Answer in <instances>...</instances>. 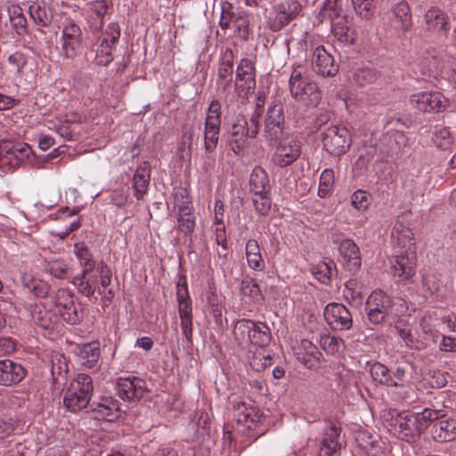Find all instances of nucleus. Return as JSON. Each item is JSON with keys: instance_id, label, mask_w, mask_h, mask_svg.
I'll return each instance as SVG.
<instances>
[{"instance_id": "nucleus-44", "label": "nucleus", "mask_w": 456, "mask_h": 456, "mask_svg": "<svg viewBox=\"0 0 456 456\" xmlns=\"http://www.w3.org/2000/svg\"><path fill=\"white\" fill-rule=\"evenodd\" d=\"M220 126L205 125L204 129V149L211 154L214 153L219 140Z\"/></svg>"}, {"instance_id": "nucleus-14", "label": "nucleus", "mask_w": 456, "mask_h": 456, "mask_svg": "<svg viewBox=\"0 0 456 456\" xmlns=\"http://www.w3.org/2000/svg\"><path fill=\"white\" fill-rule=\"evenodd\" d=\"M311 66L314 72L323 77H334L338 72V65L334 57L323 45L314 48Z\"/></svg>"}, {"instance_id": "nucleus-49", "label": "nucleus", "mask_w": 456, "mask_h": 456, "mask_svg": "<svg viewBox=\"0 0 456 456\" xmlns=\"http://www.w3.org/2000/svg\"><path fill=\"white\" fill-rule=\"evenodd\" d=\"M422 282L431 294L438 292L442 287L441 274L435 269L427 270L422 275Z\"/></svg>"}, {"instance_id": "nucleus-16", "label": "nucleus", "mask_w": 456, "mask_h": 456, "mask_svg": "<svg viewBox=\"0 0 456 456\" xmlns=\"http://www.w3.org/2000/svg\"><path fill=\"white\" fill-rule=\"evenodd\" d=\"M234 417L238 424L245 426L248 429L255 430L262 422L263 414L259 409L251 403L238 402L233 404Z\"/></svg>"}, {"instance_id": "nucleus-25", "label": "nucleus", "mask_w": 456, "mask_h": 456, "mask_svg": "<svg viewBox=\"0 0 456 456\" xmlns=\"http://www.w3.org/2000/svg\"><path fill=\"white\" fill-rule=\"evenodd\" d=\"M108 3L106 0L96 1L92 4L87 10V24L93 32L102 30L104 24V16L108 10Z\"/></svg>"}, {"instance_id": "nucleus-61", "label": "nucleus", "mask_w": 456, "mask_h": 456, "mask_svg": "<svg viewBox=\"0 0 456 456\" xmlns=\"http://www.w3.org/2000/svg\"><path fill=\"white\" fill-rule=\"evenodd\" d=\"M342 11V0H326L324 3L322 15L333 20L338 18Z\"/></svg>"}, {"instance_id": "nucleus-43", "label": "nucleus", "mask_w": 456, "mask_h": 456, "mask_svg": "<svg viewBox=\"0 0 456 456\" xmlns=\"http://www.w3.org/2000/svg\"><path fill=\"white\" fill-rule=\"evenodd\" d=\"M370 372L372 379L382 385L392 387V384H396L392 379L389 369L381 362L372 363L370 367Z\"/></svg>"}, {"instance_id": "nucleus-2", "label": "nucleus", "mask_w": 456, "mask_h": 456, "mask_svg": "<svg viewBox=\"0 0 456 456\" xmlns=\"http://www.w3.org/2000/svg\"><path fill=\"white\" fill-rule=\"evenodd\" d=\"M94 391L92 378L85 373H79L69 382L64 397V406L72 412H78L88 405Z\"/></svg>"}, {"instance_id": "nucleus-53", "label": "nucleus", "mask_w": 456, "mask_h": 456, "mask_svg": "<svg viewBox=\"0 0 456 456\" xmlns=\"http://www.w3.org/2000/svg\"><path fill=\"white\" fill-rule=\"evenodd\" d=\"M233 54L231 50L224 53L223 61L220 62L217 71V79H232L233 73Z\"/></svg>"}, {"instance_id": "nucleus-60", "label": "nucleus", "mask_w": 456, "mask_h": 456, "mask_svg": "<svg viewBox=\"0 0 456 456\" xmlns=\"http://www.w3.org/2000/svg\"><path fill=\"white\" fill-rule=\"evenodd\" d=\"M441 51L431 48L428 49L423 53L419 65L421 66V71L423 74H428L429 65H436V62H439V57Z\"/></svg>"}, {"instance_id": "nucleus-51", "label": "nucleus", "mask_w": 456, "mask_h": 456, "mask_svg": "<svg viewBox=\"0 0 456 456\" xmlns=\"http://www.w3.org/2000/svg\"><path fill=\"white\" fill-rule=\"evenodd\" d=\"M56 314L60 319L70 325L78 324L83 320V312L75 304L71 307L68 306L65 310H58Z\"/></svg>"}, {"instance_id": "nucleus-54", "label": "nucleus", "mask_w": 456, "mask_h": 456, "mask_svg": "<svg viewBox=\"0 0 456 456\" xmlns=\"http://www.w3.org/2000/svg\"><path fill=\"white\" fill-rule=\"evenodd\" d=\"M433 142L437 148L446 151L449 150L452 144V136L448 128L440 127L434 133Z\"/></svg>"}, {"instance_id": "nucleus-10", "label": "nucleus", "mask_w": 456, "mask_h": 456, "mask_svg": "<svg viewBox=\"0 0 456 456\" xmlns=\"http://www.w3.org/2000/svg\"><path fill=\"white\" fill-rule=\"evenodd\" d=\"M302 5L297 0H282L273 6V17L270 19V28L279 31L294 20L301 12Z\"/></svg>"}, {"instance_id": "nucleus-12", "label": "nucleus", "mask_w": 456, "mask_h": 456, "mask_svg": "<svg viewBox=\"0 0 456 456\" xmlns=\"http://www.w3.org/2000/svg\"><path fill=\"white\" fill-rule=\"evenodd\" d=\"M82 44V31L80 27L72 20H66L61 37V54L73 59L80 51Z\"/></svg>"}, {"instance_id": "nucleus-58", "label": "nucleus", "mask_w": 456, "mask_h": 456, "mask_svg": "<svg viewBox=\"0 0 456 456\" xmlns=\"http://www.w3.org/2000/svg\"><path fill=\"white\" fill-rule=\"evenodd\" d=\"M376 0H352L354 11L363 19H370L375 8Z\"/></svg>"}, {"instance_id": "nucleus-24", "label": "nucleus", "mask_w": 456, "mask_h": 456, "mask_svg": "<svg viewBox=\"0 0 456 456\" xmlns=\"http://www.w3.org/2000/svg\"><path fill=\"white\" fill-rule=\"evenodd\" d=\"M31 316L35 324L44 330L53 329L59 322L55 310H52L45 305H35L31 310Z\"/></svg>"}, {"instance_id": "nucleus-33", "label": "nucleus", "mask_w": 456, "mask_h": 456, "mask_svg": "<svg viewBox=\"0 0 456 456\" xmlns=\"http://www.w3.org/2000/svg\"><path fill=\"white\" fill-rule=\"evenodd\" d=\"M433 437L437 442H449L456 438V419H447L436 423L433 428Z\"/></svg>"}, {"instance_id": "nucleus-32", "label": "nucleus", "mask_w": 456, "mask_h": 456, "mask_svg": "<svg viewBox=\"0 0 456 456\" xmlns=\"http://www.w3.org/2000/svg\"><path fill=\"white\" fill-rule=\"evenodd\" d=\"M2 152H5V158L8 160L16 159L17 162H22L27 159L30 153L31 148L25 142H4L0 148Z\"/></svg>"}, {"instance_id": "nucleus-8", "label": "nucleus", "mask_w": 456, "mask_h": 456, "mask_svg": "<svg viewBox=\"0 0 456 456\" xmlns=\"http://www.w3.org/2000/svg\"><path fill=\"white\" fill-rule=\"evenodd\" d=\"M256 88V69L248 59H241L236 69L234 91L237 96L245 99Z\"/></svg>"}, {"instance_id": "nucleus-30", "label": "nucleus", "mask_w": 456, "mask_h": 456, "mask_svg": "<svg viewBox=\"0 0 456 456\" xmlns=\"http://www.w3.org/2000/svg\"><path fill=\"white\" fill-rule=\"evenodd\" d=\"M250 191L255 195L268 194L270 183L267 173L262 167H255L249 178Z\"/></svg>"}, {"instance_id": "nucleus-11", "label": "nucleus", "mask_w": 456, "mask_h": 456, "mask_svg": "<svg viewBox=\"0 0 456 456\" xmlns=\"http://www.w3.org/2000/svg\"><path fill=\"white\" fill-rule=\"evenodd\" d=\"M410 104L423 112H441L448 105V100L440 92H419L410 96Z\"/></svg>"}, {"instance_id": "nucleus-47", "label": "nucleus", "mask_w": 456, "mask_h": 456, "mask_svg": "<svg viewBox=\"0 0 456 456\" xmlns=\"http://www.w3.org/2000/svg\"><path fill=\"white\" fill-rule=\"evenodd\" d=\"M379 77V74L373 69L363 68L357 69L354 74V80L359 86H366L374 84Z\"/></svg>"}, {"instance_id": "nucleus-4", "label": "nucleus", "mask_w": 456, "mask_h": 456, "mask_svg": "<svg viewBox=\"0 0 456 456\" xmlns=\"http://www.w3.org/2000/svg\"><path fill=\"white\" fill-rule=\"evenodd\" d=\"M390 427L394 434L401 440L414 443L423 433V426L419 424L417 414L411 411H401L393 416Z\"/></svg>"}, {"instance_id": "nucleus-29", "label": "nucleus", "mask_w": 456, "mask_h": 456, "mask_svg": "<svg viewBox=\"0 0 456 456\" xmlns=\"http://www.w3.org/2000/svg\"><path fill=\"white\" fill-rule=\"evenodd\" d=\"M151 179L150 167L146 163L137 167L133 177V188L134 197L141 200L148 191Z\"/></svg>"}, {"instance_id": "nucleus-6", "label": "nucleus", "mask_w": 456, "mask_h": 456, "mask_svg": "<svg viewBox=\"0 0 456 456\" xmlns=\"http://www.w3.org/2000/svg\"><path fill=\"white\" fill-rule=\"evenodd\" d=\"M279 143L272 157L273 163L279 167H287L293 164L301 154V142L293 135L280 138Z\"/></svg>"}, {"instance_id": "nucleus-23", "label": "nucleus", "mask_w": 456, "mask_h": 456, "mask_svg": "<svg viewBox=\"0 0 456 456\" xmlns=\"http://www.w3.org/2000/svg\"><path fill=\"white\" fill-rule=\"evenodd\" d=\"M341 448L340 428L330 423L323 430L321 452L325 456H333Z\"/></svg>"}, {"instance_id": "nucleus-9", "label": "nucleus", "mask_w": 456, "mask_h": 456, "mask_svg": "<svg viewBox=\"0 0 456 456\" xmlns=\"http://www.w3.org/2000/svg\"><path fill=\"white\" fill-rule=\"evenodd\" d=\"M416 263V252L395 251L391 261V273L395 281L399 283L409 281L415 274Z\"/></svg>"}, {"instance_id": "nucleus-48", "label": "nucleus", "mask_w": 456, "mask_h": 456, "mask_svg": "<svg viewBox=\"0 0 456 456\" xmlns=\"http://www.w3.org/2000/svg\"><path fill=\"white\" fill-rule=\"evenodd\" d=\"M73 297V293L69 290L59 289L53 297V309L55 312L61 309L65 310L68 306L71 307L72 305L75 304Z\"/></svg>"}, {"instance_id": "nucleus-64", "label": "nucleus", "mask_w": 456, "mask_h": 456, "mask_svg": "<svg viewBox=\"0 0 456 456\" xmlns=\"http://www.w3.org/2000/svg\"><path fill=\"white\" fill-rule=\"evenodd\" d=\"M352 205L360 211H364L370 205V195L367 191L358 190L351 197Z\"/></svg>"}, {"instance_id": "nucleus-1", "label": "nucleus", "mask_w": 456, "mask_h": 456, "mask_svg": "<svg viewBox=\"0 0 456 456\" xmlns=\"http://www.w3.org/2000/svg\"><path fill=\"white\" fill-rule=\"evenodd\" d=\"M408 310L407 302L400 297L392 299L384 291L374 290L366 301L365 311L369 321L375 324H382L394 321Z\"/></svg>"}, {"instance_id": "nucleus-63", "label": "nucleus", "mask_w": 456, "mask_h": 456, "mask_svg": "<svg viewBox=\"0 0 456 456\" xmlns=\"http://www.w3.org/2000/svg\"><path fill=\"white\" fill-rule=\"evenodd\" d=\"M221 125V106L217 101H212L209 104L205 125Z\"/></svg>"}, {"instance_id": "nucleus-19", "label": "nucleus", "mask_w": 456, "mask_h": 456, "mask_svg": "<svg viewBox=\"0 0 456 456\" xmlns=\"http://www.w3.org/2000/svg\"><path fill=\"white\" fill-rule=\"evenodd\" d=\"M394 252L402 250L403 253L416 252L413 232L403 223L396 222L391 232Z\"/></svg>"}, {"instance_id": "nucleus-42", "label": "nucleus", "mask_w": 456, "mask_h": 456, "mask_svg": "<svg viewBox=\"0 0 456 456\" xmlns=\"http://www.w3.org/2000/svg\"><path fill=\"white\" fill-rule=\"evenodd\" d=\"M346 20H338L332 25V32L338 40L345 45H352L355 41V33L353 28L348 26Z\"/></svg>"}, {"instance_id": "nucleus-59", "label": "nucleus", "mask_w": 456, "mask_h": 456, "mask_svg": "<svg viewBox=\"0 0 456 456\" xmlns=\"http://www.w3.org/2000/svg\"><path fill=\"white\" fill-rule=\"evenodd\" d=\"M221 10L219 25L223 29H228L234 22L237 13L232 11V4L227 1L222 3Z\"/></svg>"}, {"instance_id": "nucleus-18", "label": "nucleus", "mask_w": 456, "mask_h": 456, "mask_svg": "<svg viewBox=\"0 0 456 456\" xmlns=\"http://www.w3.org/2000/svg\"><path fill=\"white\" fill-rule=\"evenodd\" d=\"M118 395L126 401L141 399L146 391V383L138 377L120 378L117 382Z\"/></svg>"}, {"instance_id": "nucleus-17", "label": "nucleus", "mask_w": 456, "mask_h": 456, "mask_svg": "<svg viewBox=\"0 0 456 456\" xmlns=\"http://www.w3.org/2000/svg\"><path fill=\"white\" fill-rule=\"evenodd\" d=\"M389 24L398 36L411 31L412 27L411 12L407 2L401 1L393 7Z\"/></svg>"}, {"instance_id": "nucleus-5", "label": "nucleus", "mask_w": 456, "mask_h": 456, "mask_svg": "<svg viewBox=\"0 0 456 456\" xmlns=\"http://www.w3.org/2000/svg\"><path fill=\"white\" fill-rule=\"evenodd\" d=\"M323 148L330 155L340 157L345 154L352 143L350 131L341 126H330L322 134Z\"/></svg>"}, {"instance_id": "nucleus-21", "label": "nucleus", "mask_w": 456, "mask_h": 456, "mask_svg": "<svg viewBox=\"0 0 456 456\" xmlns=\"http://www.w3.org/2000/svg\"><path fill=\"white\" fill-rule=\"evenodd\" d=\"M334 243L338 244V250L343 257L346 268L351 273L357 272L362 265L359 247L349 239L342 240L340 242L334 240Z\"/></svg>"}, {"instance_id": "nucleus-38", "label": "nucleus", "mask_w": 456, "mask_h": 456, "mask_svg": "<svg viewBox=\"0 0 456 456\" xmlns=\"http://www.w3.org/2000/svg\"><path fill=\"white\" fill-rule=\"evenodd\" d=\"M246 256L248 266L254 270H263L265 261L260 253L259 244L256 240H248L246 243Z\"/></svg>"}, {"instance_id": "nucleus-22", "label": "nucleus", "mask_w": 456, "mask_h": 456, "mask_svg": "<svg viewBox=\"0 0 456 456\" xmlns=\"http://www.w3.org/2000/svg\"><path fill=\"white\" fill-rule=\"evenodd\" d=\"M249 138L248 120L245 117H237L231 128L230 144L234 152L242 151Z\"/></svg>"}, {"instance_id": "nucleus-62", "label": "nucleus", "mask_w": 456, "mask_h": 456, "mask_svg": "<svg viewBox=\"0 0 456 456\" xmlns=\"http://www.w3.org/2000/svg\"><path fill=\"white\" fill-rule=\"evenodd\" d=\"M395 330L399 337L403 340L406 346L411 349L420 350L422 348V343L415 339L410 329L400 328L395 326Z\"/></svg>"}, {"instance_id": "nucleus-15", "label": "nucleus", "mask_w": 456, "mask_h": 456, "mask_svg": "<svg viewBox=\"0 0 456 456\" xmlns=\"http://www.w3.org/2000/svg\"><path fill=\"white\" fill-rule=\"evenodd\" d=\"M324 318L332 330H346L353 325L352 314L339 303H330L324 309Z\"/></svg>"}, {"instance_id": "nucleus-37", "label": "nucleus", "mask_w": 456, "mask_h": 456, "mask_svg": "<svg viewBox=\"0 0 456 456\" xmlns=\"http://www.w3.org/2000/svg\"><path fill=\"white\" fill-rule=\"evenodd\" d=\"M74 254L83 267L84 274L91 273L95 268V262L88 247L83 242L76 243L74 245Z\"/></svg>"}, {"instance_id": "nucleus-57", "label": "nucleus", "mask_w": 456, "mask_h": 456, "mask_svg": "<svg viewBox=\"0 0 456 456\" xmlns=\"http://www.w3.org/2000/svg\"><path fill=\"white\" fill-rule=\"evenodd\" d=\"M45 270L52 276L58 279H66L68 275V265L60 259L51 260L47 263Z\"/></svg>"}, {"instance_id": "nucleus-20", "label": "nucleus", "mask_w": 456, "mask_h": 456, "mask_svg": "<svg viewBox=\"0 0 456 456\" xmlns=\"http://www.w3.org/2000/svg\"><path fill=\"white\" fill-rule=\"evenodd\" d=\"M27 375L25 368L10 359L0 360V385L10 387L20 383Z\"/></svg>"}, {"instance_id": "nucleus-39", "label": "nucleus", "mask_w": 456, "mask_h": 456, "mask_svg": "<svg viewBox=\"0 0 456 456\" xmlns=\"http://www.w3.org/2000/svg\"><path fill=\"white\" fill-rule=\"evenodd\" d=\"M253 329L254 322L250 320H240L234 324L233 336L240 346L249 345L251 330Z\"/></svg>"}, {"instance_id": "nucleus-35", "label": "nucleus", "mask_w": 456, "mask_h": 456, "mask_svg": "<svg viewBox=\"0 0 456 456\" xmlns=\"http://www.w3.org/2000/svg\"><path fill=\"white\" fill-rule=\"evenodd\" d=\"M240 291L242 299L247 304L259 302L263 299V296L259 286L252 278H244L240 286Z\"/></svg>"}, {"instance_id": "nucleus-3", "label": "nucleus", "mask_w": 456, "mask_h": 456, "mask_svg": "<svg viewBox=\"0 0 456 456\" xmlns=\"http://www.w3.org/2000/svg\"><path fill=\"white\" fill-rule=\"evenodd\" d=\"M289 92L291 96L306 107H315L322 99V94L314 82L303 77V68L293 69L289 78Z\"/></svg>"}, {"instance_id": "nucleus-28", "label": "nucleus", "mask_w": 456, "mask_h": 456, "mask_svg": "<svg viewBox=\"0 0 456 456\" xmlns=\"http://www.w3.org/2000/svg\"><path fill=\"white\" fill-rule=\"evenodd\" d=\"M439 58V62H436V65H429L428 75L435 77L447 76L449 79L455 81L456 70L453 68L455 60L452 57L444 54L443 52H441Z\"/></svg>"}, {"instance_id": "nucleus-56", "label": "nucleus", "mask_w": 456, "mask_h": 456, "mask_svg": "<svg viewBox=\"0 0 456 456\" xmlns=\"http://www.w3.org/2000/svg\"><path fill=\"white\" fill-rule=\"evenodd\" d=\"M235 28V35L247 40L249 36V20L244 12H237V16L232 23Z\"/></svg>"}, {"instance_id": "nucleus-55", "label": "nucleus", "mask_w": 456, "mask_h": 456, "mask_svg": "<svg viewBox=\"0 0 456 456\" xmlns=\"http://www.w3.org/2000/svg\"><path fill=\"white\" fill-rule=\"evenodd\" d=\"M320 343L322 349L330 354L339 353L344 348V341L335 336H323Z\"/></svg>"}, {"instance_id": "nucleus-7", "label": "nucleus", "mask_w": 456, "mask_h": 456, "mask_svg": "<svg viewBox=\"0 0 456 456\" xmlns=\"http://www.w3.org/2000/svg\"><path fill=\"white\" fill-rule=\"evenodd\" d=\"M120 37V27L118 22H110L102 37L99 38V45L96 50L95 61L100 66L109 65L112 60V52Z\"/></svg>"}, {"instance_id": "nucleus-26", "label": "nucleus", "mask_w": 456, "mask_h": 456, "mask_svg": "<svg viewBox=\"0 0 456 456\" xmlns=\"http://www.w3.org/2000/svg\"><path fill=\"white\" fill-rule=\"evenodd\" d=\"M80 363L86 368H93L98 362L101 348L98 341L83 344L77 346Z\"/></svg>"}, {"instance_id": "nucleus-34", "label": "nucleus", "mask_w": 456, "mask_h": 456, "mask_svg": "<svg viewBox=\"0 0 456 456\" xmlns=\"http://www.w3.org/2000/svg\"><path fill=\"white\" fill-rule=\"evenodd\" d=\"M28 12L33 21L41 27H48L53 20L51 9L44 2H35L28 7Z\"/></svg>"}, {"instance_id": "nucleus-31", "label": "nucleus", "mask_w": 456, "mask_h": 456, "mask_svg": "<svg viewBox=\"0 0 456 456\" xmlns=\"http://www.w3.org/2000/svg\"><path fill=\"white\" fill-rule=\"evenodd\" d=\"M426 25L428 30L444 31L449 30L447 15L439 8L431 7L425 14Z\"/></svg>"}, {"instance_id": "nucleus-46", "label": "nucleus", "mask_w": 456, "mask_h": 456, "mask_svg": "<svg viewBox=\"0 0 456 456\" xmlns=\"http://www.w3.org/2000/svg\"><path fill=\"white\" fill-rule=\"evenodd\" d=\"M9 15L11 24L17 34H24L27 30V20L22 9L18 5H13L9 9Z\"/></svg>"}, {"instance_id": "nucleus-13", "label": "nucleus", "mask_w": 456, "mask_h": 456, "mask_svg": "<svg viewBox=\"0 0 456 456\" xmlns=\"http://www.w3.org/2000/svg\"><path fill=\"white\" fill-rule=\"evenodd\" d=\"M284 128V110L281 102L269 106L265 119L264 135L270 142H277Z\"/></svg>"}, {"instance_id": "nucleus-27", "label": "nucleus", "mask_w": 456, "mask_h": 456, "mask_svg": "<svg viewBox=\"0 0 456 456\" xmlns=\"http://www.w3.org/2000/svg\"><path fill=\"white\" fill-rule=\"evenodd\" d=\"M381 142L387 154L394 155L399 153L407 145V137L402 131L390 130L383 135Z\"/></svg>"}, {"instance_id": "nucleus-45", "label": "nucleus", "mask_w": 456, "mask_h": 456, "mask_svg": "<svg viewBox=\"0 0 456 456\" xmlns=\"http://www.w3.org/2000/svg\"><path fill=\"white\" fill-rule=\"evenodd\" d=\"M416 414L419 419V424L421 423V426H423L424 432L433 421L444 418L446 416V411L444 408H425L421 412Z\"/></svg>"}, {"instance_id": "nucleus-41", "label": "nucleus", "mask_w": 456, "mask_h": 456, "mask_svg": "<svg viewBox=\"0 0 456 456\" xmlns=\"http://www.w3.org/2000/svg\"><path fill=\"white\" fill-rule=\"evenodd\" d=\"M313 274L322 283L327 284L337 275L336 265L333 261H322L313 268Z\"/></svg>"}, {"instance_id": "nucleus-52", "label": "nucleus", "mask_w": 456, "mask_h": 456, "mask_svg": "<svg viewBox=\"0 0 456 456\" xmlns=\"http://www.w3.org/2000/svg\"><path fill=\"white\" fill-rule=\"evenodd\" d=\"M356 280L351 279L345 283L344 297L345 298L354 304H360L363 297L362 293L358 286Z\"/></svg>"}, {"instance_id": "nucleus-40", "label": "nucleus", "mask_w": 456, "mask_h": 456, "mask_svg": "<svg viewBox=\"0 0 456 456\" xmlns=\"http://www.w3.org/2000/svg\"><path fill=\"white\" fill-rule=\"evenodd\" d=\"M271 339L272 335L267 325L262 322H254V329L251 330L249 344L263 348L270 344Z\"/></svg>"}, {"instance_id": "nucleus-36", "label": "nucleus", "mask_w": 456, "mask_h": 456, "mask_svg": "<svg viewBox=\"0 0 456 456\" xmlns=\"http://www.w3.org/2000/svg\"><path fill=\"white\" fill-rule=\"evenodd\" d=\"M96 277L90 276V273H85L81 272L80 274L73 277L72 283L77 288L78 293L86 296V297H92L96 290L95 282Z\"/></svg>"}, {"instance_id": "nucleus-50", "label": "nucleus", "mask_w": 456, "mask_h": 456, "mask_svg": "<svg viewBox=\"0 0 456 456\" xmlns=\"http://www.w3.org/2000/svg\"><path fill=\"white\" fill-rule=\"evenodd\" d=\"M188 209L185 208L183 214H177V227L184 235L189 236L194 232L196 218L193 212L190 214L184 213Z\"/></svg>"}]
</instances>
